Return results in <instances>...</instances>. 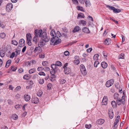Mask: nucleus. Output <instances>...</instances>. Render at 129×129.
Wrapping results in <instances>:
<instances>
[{
  "label": "nucleus",
  "instance_id": "54",
  "mask_svg": "<svg viewBox=\"0 0 129 129\" xmlns=\"http://www.w3.org/2000/svg\"><path fill=\"white\" fill-rule=\"evenodd\" d=\"M44 70L45 71H48L50 70V68L48 67H44Z\"/></svg>",
  "mask_w": 129,
  "mask_h": 129
},
{
  "label": "nucleus",
  "instance_id": "51",
  "mask_svg": "<svg viewBox=\"0 0 129 129\" xmlns=\"http://www.w3.org/2000/svg\"><path fill=\"white\" fill-rule=\"evenodd\" d=\"M114 98L115 99H117L119 98H118V94L117 93H115L114 94Z\"/></svg>",
  "mask_w": 129,
  "mask_h": 129
},
{
  "label": "nucleus",
  "instance_id": "48",
  "mask_svg": "<svg viewBox=\"0 0 129 129\" xmlns=\"http://www.w3.org/2000/svg\"><path fill=\"white\" fill-rule=\"evenodd\" d=\"M91 126V125L90 124H86L85 125V127L86 128L90 129Z\"/></svg>",
  "mask_w": 129,
  "mask_h": 129
},
{
  "label": "nucleus",
  "instance_id": "58",
  "mask_svg": "<svg viewBox=\"0 0 129 129\" xmlns=\"http://www.w3.org/2000/svg\"><path fill=\"white\" fill-rule=\"evenodd\" d=\"M64 54L66 56H68L69 55V52L68 51H66L64 52Z\"/></svg>",
  "mask_w": 129,
  "mask_h": 129
},
{
  "label": "nucleus",
  "instance_id": "45",
  "mask_svg": "<svg viewBox=\"0 0 129 129\" xmlns=\"http://www.w3.org/2000/svg\"><path fill=\"white\" fill-rule=\"evenodd\" d=\"M73 3L75 5H78L79 2L78 0H72Z\"/></svg>",
  "mask_w": 129,
  "mask_h": 129
},
{
  "label": "nucleus",
  "instance_id": "10",
  "mask_svg": "<svg viewBox=\"0 0 129 129\" xmlns=\"http://www.w3.org/2000/svg\"><path fill=\"white\" fill-rule=\"evenodd\" d=\"M61 40L59 38H57L55 39V41H54L53 44L54 46L57 45L58 44H60L61 42Z\"/></svg>",
  "mask_w": 129,
  "mask_h": 129
},
{
  "label": "nucleus",
  "instance_id": "9",
  "mask_svg": "<svg viewBox=\"0 0 129 129\" xmlns=\"http://www.w3.org/2000/svg\"><path fill=\"white\" fill-rule=\"evenodd\" d=\"M82 32L87 34H89L90 33V31L88 28L87 27H84L82 29Z\"/></svg>",
  "mask_w": 129,
  "mask_h": 129
},
{
  "label": "nucleus",
  "instance_id": "46",
  "mask_svg": "<svg viewBox=\"0 0 129 129\" xmlns=\"http://www.w3.org/2000/svg\"><path fill=\"white\" fill-rule=\"evenodd\" d=\"M118 123L116 122H114V125L113 126V128L114 129H116L117 128V124Z\"/></svg>",
  "mask_w": 129,
  "mask_h": 129
},
{
  "label": "nucleus",
  "instance_id": "41",
  "mask_svg": "<svg viewBox=\"0 0 129 129\" xmlns=\"http://www.w3.org/2000/svg\"><path fill=\"white\" fill-rule=\"evenodd\" d=\"M37 70L39 71H43L44 70V68L42 67H39L38 68Z\"/></svg>",
  "mask_w": 129,
  "mask_h": 129
},
{
  "label": "nucleus",
  "instance_id": "64",
  "mask_svg": "<svg viewBox=\"0 0 129 129\" xmlns=\"http://www.w3.org/2000/svg\"><path fill=\"white\" fill-rule=\"evenodd\" d=\"M38 76L37 74H34L33 76V78L34 79H35Z\"/></svg>",
  "mask_w": 129,
  "mask_h": 129
},
{
  "label": "nucleus",
  "instance_id": "23",
  "mask_svg": "<svg viewBox=\"0 0 129 129\" xmlns=\"http://www.w3.org/2000/svg\"><path fill=\"white\" fill-rule=\"evenodd\" d=\"M11 62V59H9L7 61L5 65V67L8 68L10 65Z\"/></svg>",
  "mask_w": 129,
  "mask_h": 129
},
{
  "label": "nucleus",
  "instance_id": "25",
  "mask_svg": "<svg viewBox=\"0 0 129 129\" xmlns=\"http://www.w3.org/2000/svg\"><path fill=\"white\" fill-rule=\"evenodd\" d=\"M57 70L51 69L50 71V73L51 75H55L56 72L57 71Z\"/></svg>",
  "mask_w": 129,
  "mask_h": 129
},
{
  "label": "nucleus",
  "instance_id": "61",
  "mask_svg": "<svg viewBox=\"0 0 129 129\" xmlns=\"http://www.w3.org/2000/svg\"><path fill=\"white\" fill-rule=\"evenodd\" d=\"M38 74L40 76L43 75V76H45V74L43 72H39V73Z\"/></svg>",
  "mask_w": 129,
  "mask_h": 129
},
{
  "label": "nucleus",
  "instance_id": "50",
  "mask_svg": "<svg viewBox=\"0 0 129 129\" xmlns=\"http://www.w3.org/2000/svg\"><path fill=\"white\" fill-rule=\"evenodd\" d=\"M42 64L43 66H45L48 65V62L47 61H44L42 62Z\"/></svg>",
  "mask_w": 129,
  "mask_h": 129
},
{
  "label": "nucleus",
  "instance_id": "60",
  "mask_svg": "<svg viewBox=\"0 0 129 129\" xmlns=\"http://www.w3.org/2000/svg\"><path fill=\"white\" fill-rule=\"evenodd\" d=\"M39 57L40 58H44L45 57V54L44 53L40 54Z\"/></svg>",
  "mask_w": 129,
  "mask_h": 129
},
{
  "label": "nucleus",
  "instance_id": "38",
  "mask_svg": "<svg viewBox=\"0 0 129 129\" xmlns=\"http://www.w3.org/2000/svg\"><path fill=\"white\" fill-rule=\"evenodd\" d=\"M77 10H80L83 12H84L85 11L83 9H80V8H81L82 9L83 8L82 7H81L79 6H77Z\"/></svg>",
  "mask_w": 129,
  "mask_h": 129
},
{
  "label": "nucleus",
  "instance_id": "19",
  "mask_svg": "<svg viewBox=\"0 0 129 129\" xmlns=\"http://www.w3.org/2000/svg\"><path fill=\"white\" fill-rule=\"evenodd\" d=\"M70 69L69 68H67L64 69V72L65 74H68L70 72Z\"/></svg>",
  "mask_w": 129,
  "mask_h": 129
},
{
  "label": "nucleus",
  "instance_id": "49",
  "mask_svg": "<svg viewBox=\"0 0 129 129\" xmlns=\"http://www.w3.org/2000/svg\"><path fill=\"white\" fill-rule=\"evenodd\" d=\"M99 62L98 61H96L94 62V66L95 67H97L98 64H99Z\"/></svg>",
  "mask_w": 129,
  "mask_h": 129
},
{
  "label": "nucleus",
  "instance_id": "36",
  "mask_svg": "<svg viewBox=\"0 0 129 129\" xmlns=\"http://www.w3.org/2000/svg\"><path fill=\"white\" fill-rule=\"evenodd\" d=\"M73 63L75 64L78 65L80 63V60L79 59H75Z\"/></svg>",
  "mask_w": 129,
  "mask_h": 129
},
{
  "label": "nucleus",
  "instance_id": "16",
  "mask_svg": "<svg viewBox=\"0 0 129 129\" xmlns=\"http://www.w3.org/2000/svg\"><path fill=\"white\" fill-rule=\"evenodd\" d=\"M31 77V75L29 74L24 75L23 77V78L25 80H28L30 79Z\"/></svg>",
  "mask_w": 129,
  "mask_h": 129
},
{
  "label": "nucleus",
  "instance_id": "56",
  "mask_svg": "<svg viewBox=\"0 0 129 129\" xmlns=\"http://www.w3.org/2000/svg\"><path fill=\"white\" fill-rule=\"evenodd\" d=\"M119 10V11H117V9H116V8H115V9H114V10L113 11V12L114 13H119L121 11V10Z\"/></svg>",
  "mask_w": 129,
  "mask_h": 129
},
{
  "label": "nucleus",
  "instance_id": "27",
  "mask_svg": "<svg viewBox=\"0 0 129 129\" xmlns=\"http://www.w3.org/2000/svg\"><path fill=\"white\" fill-rule=\"evenodd\" d=\"M116 103L118 105H120L121 104V100L120 98L117 99L116 100Z\"/></svg>",
  "mask_w": 129,
  "mask_h": 129
},
{
  "label": "nucleus",
  "instance_id": "21",
  "mask_svg": "<svg viewBox=\"0 0 129 129\" xmlns=\"http://www.w3.org/2000/svg\"><path fill=\"white\" fill-rule=\"evenodd\" d=\"M111 40L110 39H106L104 41V43L106 45H109L111 43Z\"/></svg>",
  "mask_w": 129,
  "mask_h": 129
},
{
  "label": "nucleus",
  "instance_id": "15",
  "mask_svg": "<svg viewBox=\"0 0 129 129\" xmlns=\"http://www.w3.org/2000/svg\"><path fill=\"white\" fill-rule=\"evenodd\" d=\"M24 97L25 100L26 102L29 101L30 99V96L28 94H25L24 95Z\"/></svg>",
  "mask_w": 129,
  "mask_h": 129
},
{
  "label": "nucleus",
  "instance_id": "4",
  "mask_svg": "<svg viewBox=\"0 0 129 129\" xmlns=\"http://www.w3.org/2000/svg\"><path fill=\"white\" fill-rule=\"evenodd\" d=\"M26 43L28 45L30 46L31 45V36L30 34L27 33L26 35Z\"/></svg>",
  "mask_w": 129,
  "mask_h": 129
},
{
  "label": "nucleus",
  "instance_id": "5",
  "mask_svg": "<svg viewBox=\"0 0 129 129\" xmlns=\"http://www.w3.org/2000/svg\"><path fill=\"white\" fill-rule=\"evenodd\" d=\"M114 79H111L107 81L106 83V86L107 87H109L111 86L114 83Z\"/></svg>",
  "mask_w": 129,
  "mask_h": 129
},
{
  "label": "nucleus",
  "instance_id": "17",
  "mask_svg": "<svg viewBox=\"0 0 129 129\" xmlns=\"http://www.w3.org/2000/svg\"><path fill=\"white\" fill-rule=\"evenodd\" d=\"M101 66L102 68L104 69H106L108 66L107 63L103 61L102 62Z\"/></svg>",
  "mask_w": 129,
  "mask_h": 129
},
{
  "label": "nucleus",
  "instance_id": "26",
  "mask_svg": "<svg viewBox=\"0 0 129 129\" xmlns=\"http://www.w3.org/2000/svg\"><path fill=\"white\" fill-rule=\"evenodd\" d=\"M115 87L117 89H120L121 88V86L119 84L118 82H117L115 84Z\"/></svg>",
  "mask_w": 129,
  "mask_h": 129
},
{
  "label": "nucleus",
  "instance_id": "33",
  "mask_svg": "<svg viewBox=\"0 0 129 129\" xmlns=\"http://www.w3.org/2000/svg\"><path fill=\"white\" fill-rule=\"evenodd\" d=\"M56 65L57 66L61 67L62 66L61 62L59 61H57L55 62Z\"/></svg>",
  "mask_w": 129,
  "mask_h": 129
},
{
  "label": "nucleus",
  "instance_id": "44",
  "mask_svg": "<svg viewBox=\"0 0 129 129\" xmlns=\"http://www.w3.org/2000/svg\"><path fill=\"white\" fill-rule=\"evenodd\" d=\"M13 117L15 120H16L18 118V116L16 114H14L13 115Z\"/></svg>",
  "mask_w": 129,
  "mask_h": 129
},
{
  "label": "nucleus",
  "instance_id": "35",
  "mask_svg": "<svg viewBox=\"0 0 129 129\" xmlns=\"http://www.w3.org/2000/svg\"><path fill=\"white\" fill-rule=\"evenodd\" d=\"M39 50L40 51V52H41L42 51V49L41 48H39L38 47H36L35 49L34 52H35V53H36L37 52V50Z\"/></svg>",
  "mask_w": 129,
  "mask_h": 129
},
{
  "label": "nucleus",
  "instance_id": "2",
  "mask_svg": "<svg viewBox=\"0 0 129 129\" xmlns=\"http://www.w3.org/2000/svg\"><path fill=\"white\" fill-rule=\"evenodd\" d=\"M42 40L38 43V46L39 47H42L45 45L44 42H48L49 41L50 38L47 36V33H44L41 38Z\"/></svg>",
  "mask_w": 129,
  "mask_h": 129
},
{
  "label": "nucleus",
  "instance_id": "37",
  "mask_svg": "<svg viewBox=\"0 0 129 129\" xmlns=\"http://www.w3.org/2000/svg\"><path fill=\"white\" fill-rule=\"evenodd\" d=\"M85 2L86 4V7L89 6L91 5L90 1H88L86 0H85Z\"/></svg>",
  "mask_w": 129,
  "mask_h": 129
},
{
  "label": "nucleus",
  "instance_id": "31",
  "mask_svg": "<svg viewBox=\"0 0 129 129\" xmlns=\"http://www.w3.org/2000/svg\"><path fill=\"white\" fill-rule=\"evenodd\" d=\"M6 36V34L4 33H2L0 34V38L2 39L5 38Z\"/></svg>",
  "mask_w": 129,
  "mask_h": 129
},
{
  "label": "nucleus",
  "instance_id": "3",
  "mask_svg": "<svg viewBox=\"0 0 129 129\" xmlns=\"http://www.w3.org/2000/svg\"><path fill=\"white\" fill-rule=\"evenodd\" d=\"M44 33L45 32H43V31L41 29H36L34 31L35 35L38 37H42Z\"/></svg>",
  "mask_w": 129,
  "mask_h": 129
},
{
  "label": "nucleus",
  "instance_id": "39",
  "mask_svg": "<svg viewBox=\"0 0 129 129\" xmlns=\"http://www.w3.org/2000/svg\"><path fill=\"white\" fill-rule=\"evenodd\" d=\"M17 69V67L15 66H12L11 67V70L13 71H15Z\"/></svg>",
  "mask_w": 129,
  "mask_h": 129
},
{
  "label": "nucleus",
  "instance_id": "43",
  "mask_svg": "<svg viewBox=\"0 0 129 129\" xmlns=\"http://www.w3.org/2000/svg\"><path fill=\"white\" fill-rule=\"evenodd\" d=\"M99 56L98 54H95L93 56V59L95 60H97L98 59Z\"/></svg>",
  "mask_w": 129,
  "mask_h": 129
},
{
  "label": "nucleus",
  "instance_id": "14",
  "mask_svg": "<svg viewBox=\"0 0 129 129\" xmlns=\"http://www.w3.org/2000/svg\"><path fill=\"white\" fill-rule=\"evenodd\" d=\"M105 122V120L103 119H98L96 121V123L98 124H103Z\"/></svg>",
  "mask_w": 129,
  "mask_h": 129
},
{
  "label": "nucleus",
  "instance_id": "59",
  "mask_svg": "<svg viewBox=\"0 0 129 129\" xmlns=\"http://www.w3.org/2000/svg\"><path fill=\"white\" fill-rule=\"evenodd\" d=\"M7 102L10 105H12L13 104V102L12 101L10 100H7Z\"/></svg>",
  "mask_w": 129,
  "mask_h": 129
},
{
  "label": "nucleus",
  "instance_id": "1",
  "mask_svg": "<svg viewBox=\"0 0 129 129\" xmlns=\"http://www.w3.org/2000/svg\"><path fill=\"white\" fill-rule=\"evenodd\" d=\"M50 35L52 38H51L50 41L52 44L51 43V45H52L54 42V41H55V40L57 38H59L61 36V35L59 31H57L56 33L55 31L54 30H52L50 32Z\"/></svg>",
  "mask_w": 129,
  "mask_h": 129
},
{
  "label": "nucleus",
  "instance_id": "57",
  "mask_svg": "<svg viewBox=\"0 0 129 129\" xmlns=\"http://www.w3.org/2000/svg\"><path fill=\"white\" fill-rule=\"evenodd\" d=\"M15 55V53L14 52H13L10 55V58H13L14 57Z\"/></svg>",
  "mask_w": 129,
  "mask_h": 129
},
{
  "label": "nucleus",
  "instance_id": "34",
  "mask_svg": "<svg viewBox=\"0 0 129 129\" xmlns=\"http://www.w3.org/2000/svg\"><path fill=\"white\" fill-rule=\"evenodd\" d=\"M124 54L123 53H122L120 54L119 56V59H124Z\"/></svg>",
  "mask_w": 129,
  "mask_h": 129
},
{
  "label": "nucleus",
  "instance_id": "6",
  "mask_svg": "<svg viewBox=\"0 0 129 129\" xmlns=\"http://www.w3.org/2000/svg\"><path fill=\"white\" fill-rule=\"evenodd\" d=\"M6 10L7 11L10 12L13 8V5L11 3H8L6 6Z\"/></svg>",
  "mask_w": 129,
  "mask_h": 129
},
{
  "label": "nucleus",
  "instance_id": "63",
  "mask_svg": "<svg viewBox=\"0 0 129 129\" xmlns=\"http://www.w3.org/2000/svg\"><path fill=\"white\" fill-rule=\"evenodd\" d=\"M15 108L16 109H19L20 108V105H16L15 106Z\"/></svg>",
  "mask_w": 129,
  "mask_h": 129
},
{
  "label": "nucleus",
  "instance_id": "62",
  "mask_svg": "<svg viewBox=\"0 0 129 129\" xmlns=\"http://www.w3.org/2000/svg\"><path fill=\"white\" fill-rule=\"evenodd\" d=\"M66 82V80L64 79L61 80L60 82V84H64Z\"/></svg>",
  "mask_w": 129,
  "mask_h": 129
},
{
  "label": "nucleus",
  "instance_id": "8",
  "mask_svg": "<svg viewBox=\"0 0 129 129\" xmlns=\"http://www.w3.org/2000/svg\"><path fill=\"white\" fill-rule=\"evenodd\" d=\"M107 97L106 96H104L102 101V105H106L107 104Z\"/></svg>",
  "mask_w": 129,
  "mask_h": 129
},
{
  "label": "nucleus",
  "instance_id": "24",
  "mask_svg": "<svg viewBox=\"0 0 129 129\" xmlns=\"http://www.w3.org/2000/svg\"><path fill=\"white\" fill-rule=\"evenodd\" d=\"M111 104L113 108H116L117 104L116 102L114 101H113L111 102Z\"/></svg>",
  "mask_w": 129,
  "mask_h": 129
},
{
  "label": "nucleus",
  "instance_id": "18",
  "mask_svg": "<svg viewBox=\"0 0 129 129\" xmlns=\"http://www.w3.org/2000/svg\"><path fill=\"white\" fill-rule=\"evenodd\" d=\"M38 37L35 36L33 39V41L34 42L35 44H37V43L39 41V39Z\"/></svg>",
  "mask_w": 129,
  "mask_h": 129
},
{
  "label": "nucleus",
  "instance_id": "52",
  "mask_svg": "<svg viewBox=\"0 0 129 129\" xmlns=\"http://www.w3.org/2000/svg\"><path fill=\"white\" fill-rule=\"evenodd\" d=\"M28 85H30L32 86L34 84L33 81L32 80H29L28 81Z\"/></svg>",
  "mask_w": 129,
  "mask_h": 129
},
{
  "label": "nucleus",
  "instance_id": "20",
  "mask_svg": "<svg viewBox=\"0 0 129 129\" xmlns=\"http://www.w3.org/2000/svg\"><path fill=\"white\" fill-rule=\"evenodd\" d=\"M85 16L84 14L82 13H80L78 14L77 18H84Z\"/></svg>",
  "mask_w": 129,
  "mask_h": 129
},
{
  "label": "nucleus",
  "instance_id": "7",
  "mask_svg": "<svg viewBox=\"0 0 129 129\" xmlns=\"http://www.w3.org/2000/svg\"><path fill=\"white\" fill-rule=\"evenodd\" d=\"M31 103L35 104L38 103L39 102V99L37 97H33L31 100Z\"/></svg>",
  "mask_w": 129,
  "mask_h": 129
},
{
  "label": "nucleus",
  "instance_id": "12",
  "mask_svg": "<svg viewBox=\"0 0 129 129\" xmlns=\"http://www.w3.org/2000/svg\"><path fill=\"white\" fill-rule=\"evenodd\" d=\"M108 111V114L110 118L111 119H112L113 118L114 115L113 111L111 109H109Z\"/></svg>",
  "mask_w": 129,
  "mask_h": 129
},
{
  "label": "nucleus",
  "instance_id": "11",
  "mask_svg": "<svg viewBox=\"0 0 129 129\" xmlns=\"http://www.w3.org/2000/svg\"><path fill=\"white\" fill-rule=\"evenodd\" d=\"M81 29V28L79 26H75L72 30V32L74 33L76 32L79 31Z\"/></svg>",
  "mask_w": 129,
  "mask_h": 129
},
{
  "label": "nucleus",
  "instance_id": "32",
  "mask_svg": "<svg viewBox=\"0 0 129 129\" xmlns=\"http://www.w3.org/2000/svg\"><path fill=\"white\" fill-rule=\"evenodd\" d=\"M51 67L52 69L57 70V66L55 64H51Z\"/></svg>",
  "mask_w": 129,
  "mask_h": 129
},
{
  "label": "nucleus",
  "instance_id": "29",
  "mask_svg": "<svg viewBox=\"0 0 129 129\" xmlns=\"http://www.w3.org/2000/svg\"><path fill=\"white\" fill-rule=\"evenodd\" d=\"M36 71V70L35 69H31L29 71V73L30 74H32L34 73Z\"/></svg>",
  "mask_w": 129,
  "mask_h": 129
},
{
  "label": "nucleus",
  "instance_id": "47",
  "mask_svg": "<svg viewBox=\"0 0 129 129\" xmlns=\"http://www.w3.org/2000/svg\"><path fill=\"white\" fill-rule=\"evenodd\" d=\"M44 83V80L43 79H40L39 81V83L40 84H42Z\"/></svg>",
  "mask_w": 129,
  "mask_h": 129
},
{
  "label": "nucleus",
  "instance_id": "13",
  "mask_svg": "<svg viewBox=\"0 0 129 129\" xmlns=\"http://www.w3.org/2000/svg\"><path fill=\"white\" fill-rule=\"evenodd\" d=\"M25 41L23 39H22L20 40L19 42V44H20L21 47H22L25 45Z\"/></svg>",
  "mask_w": 129,
  "mask_h": 129
},
{
  "label": "nucleus",
  "instance_id": "28",
  "mask_svg": "<svg viewBox=\"0 0 129 129\" xmlns=\"http://www.w3.org/2000/svg\"><path fill=\"white\" fill-rule=\"evenodd\" d=\"M56 77V76L55 75H52L50 77V79L51 81H54L55 80V79L54 78H55Z\"/></svg>",
  "mask_w": 129,
  "mask_h": 129
},
{
  "label": "nucleus",
  "instance_id": "22",
  "mask_svg": "<svg viewBox=\"0 0 129 129\" xmlns=\"http://www.w3.org/2000/svg\"><path fill=\"white\" fill-rule=\"evenodd\" d=\"M80 71L83 75L85 76L87 74V71L85 68L84 69H82Z\"/></svg>",
  "mask_w": 129,
  "mask_h": 129
},
{
  "label": "nucleus",
  "instance_id": "40",
  "mask_svg": "<svg viewBox=\"0 0 129 129\" xmlns=\"http://www.w3.org/2000/svg\"><path fill=\"white\" fill-rule=\"evenodd\" d=\"M86 22L85 21L83 20H82L80 21V23L82 24L83 25H85L86 24Z\"/></svg>",
  "mask_w": 129,
  "mask_h": 129
},
{
  "label": "nucleus",
  "instance_id": "55",
  "mask_svg": "<svg viewBox=\"0 0 129 129\" xmlns=\"http://www.w3.org/2000/svg\"><path fill=\"white\" fill-rule=\"evenodd\" d=\"M25 64L26 66H30L31 65V63H30V62L29 61H27V62H26L25 63Z\"/></svg>",
  "mask_w": 129,
  "mask_h": 129
},
{
  "label": "nucleus",
  "instance_id": "42",
  "mask_svg": "<svg viewBox=\"0 0 129 129\" xmlns=\"http://www.w3.org/2000/svg\"><path fill=\"white\" fill-rule=\"evenodd\" d=\"M12 44L16 46L18 44L17 42L14 40H12Z\"/></svg>",
  "mask_w": 129,
  "mask_h": 129
},
{
  "label": "nucleus",
  "instance_id": "30",
  "mask_svg": "<svg viewBox=\"0 0 129 129\" xmlns=\"http://www.w3.org/2000/svg\"><path fill=\"white\" fill-rule=\"evenodd\" d=\"M5 55V52L4 51L2 50L0 51V56L2 57H4Z\"/></svg>",
  "mask_w": 129,
  "mask_h": 129
},
{
  "label": "nucleus",
  "instance_id": "53",
  "mask_svg": "<svg viewBox=\"0 0 129 129\" xmlns=\"http://www.w3.org/2000/svg\"><path fill=\"white\" fill-rule=\"evenodd\" d=\"M103 54L104 56L105 57V58H106L107 57V53H106V52L105 51H103Z\"/></svg>",
  "mask_w": 129,
  "mask_h": 129
}]
</instances>
